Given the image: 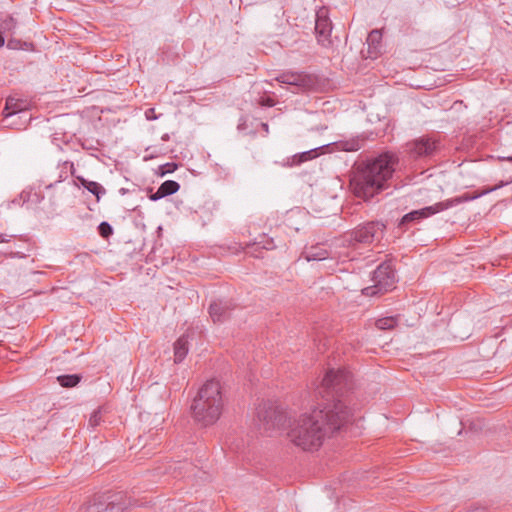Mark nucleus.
Segmentation results:
<instances>
[{"mask_svg":"<svg viewBox=\"0 0 512 512\" xmlns=\"http://www.w3.org/2000/svg\"><path fill=\"white\" fill-rule=\"evenodd\" d=\"M372 281L374 283L373 286L366 287L362 290V293L366 296H374L391 290L396 281L395 269L392 262L385 261L381 263L373 272Z\"/></svg>","mask_w":512,"mask_h":512,"instance_id":"obj_8","label":"nucleus"},{"mask_svg":"<svg viewBox=\"0 0 512 512\" xmlns=\"http://www.w3.org/2000/svg\"><path fill=\"white\" fill-rule=\"evenodd\" d=\"M28 102L23 99L15 98L13 96H9L6 98L5 107L2 111V115L4 117V121L8 120L10 117L28 110Z\"/></svg>","mask_w":512,"mask_h":512,"instance_id":"obj_13","label":"nucleus"},{"mask_svg":"<svg viewBox=\"0 0 512 512\" xmlns=\"http://www.w3.org/2000/svg\"><path fill=\"white\" fill-rule=\"evenodd\" d=\"M18 41L16 40H9L7 43V47L11 49H15L17 46Z\"/></svg>","mask_w":512,"mask_h":512,"instance_id":"obj_31","label":"nucleus"},{"mask_svg":"<svg viewBox=\"0 0 512 512\" xmlns=\"http://www.w3.org/2000/svg\"><path fill=\"white\" fill-rule=\"evenodd\" d=\"M397 317H384L376 320L375 325L380 330H391L397 326Z\"/></svg>","mask_w":512,"mask_h":512,"instance_id":"obj_21","label":"nucleus"},{"mask_svg":"<svg viewBox=\"0 0 512 512\" xmlns=\"http://www.w3.org/2000/svg\"><path fill=\"white\" fill-rule=\"evenodd\" d=\"M17 27V21L9 14L0 15V29L3 32L13 33Z\"/></svg>","mask_w":512,"mask_h":512,"instance_id":"obj_19","label":"nucleus"},{"mask_svg":"<svg viewBox=\"0 0 512 512\" xmlns=\"http://www.w3.org/2000/svg\"><path fill=\"white\" fill-rule=\"evenodd\" d=\"M386 225L380 221H370L359 224L354 229L347 231L342 236L343 244L355 246L357 244H371L379 236H382Z\"/></svg>","mask_w":512,"mask_h":512,"instance_id":"obj_7","label":"nucleus"},{"mask_svg":"<svg viewBox=\"0 0 512 512\" xmlns=\"http://www.w3.org/2000/svg\"><path fill=\"white\" fill-rule=\"evenodd\" d=\"M98 233L102 238L108 239L113 234V228L108 222L103 221L98 226Z\"/></svg>","mask_w":512,"mask_h":512,"instance_id":"obj_26","label":"nucleus"},{"mask_svg":"<svg viewBox=\"0 0 512 512\" xmlns=\"http://www.w3.org/2000/svg\"><path fill=\"white\" fill-rule=\"evenodd\" d=\"M276 80L289 85L292 93L310 91L317 86L316 77L304 72H284L277 76Z\"/></svg>","mask_w":512,"mask_h":512,"instance_id":"obj_9","label":"nucleus"},{"mask_svg":"<svg viewBox=\"0 0 512 512\" xmlns=\"http://www.w3.org/2000/svg\"><path fill=\"white\" fill-rule=\"evenodd\" d=\"M398 164V156L391 151L356 163L350 179L352 193L357 198L369 201L389 186Z\"/></svg>","mask_w":512,"mask_h":512,"instance_id":"obj_2","label":"nucleus"},{"mask_svg":"<svg viewBox=\"0 0 512 512\" xmlns=\"http://www.w3.org/2000/svg\"><path fill=\"white\" fill-rule=\"evenodd\" d=\"M509 182L508 181H500L497 185H495L494 187H488V188H485L483 189L482 191L480 192H474V193H464L460 196H457V197H454V198H451V199H447L445 201H442V202H438L432 206H427V207H424L422 209H419V210H413L407 214H405L399 224H398V228L400 229H403L405 230L406 229V226L410 223H413V222H417V221H420L421 219H424V218H427L431 215H434L438 212H441V211H444V210H447L451 207H454L456 205H459L461 203H464V202H468V201H472V200H475V199H478L486 194H489L493 191H496L506 185H508Z\"/></svg>","mask_w":512,"mask_h":512,"instance_id":"obj_4","label":"nucleus"},{"mask_svg":"<svg viewBox=\"0 0 512 512\" xmlns=\"http://www.w3.org/2000/svg\"><path fill=\"white\" fill-rule=\"evenodd\" d=\"M223 410L219 381L209 380L198 391L191 405L192 417L203 427L215 424Z\"/></svg>","mask_w":512,"mask_h":512,"instance_id":"obj_3","label":"nucleus"},{"mask_svg":"<svg viewBox=\"0 0 512 512\" xmlns=\"http://www.w3.org/2000/svg\"><path fill=\"white\" fill-rule=\"evenodd\" d=\"M232 310L233 306L231 302L224 300L214 301L209 306V314L214 323L223 322L228 319Z\"/></svg>","mask_w":512,"mask_h":512,"instance_id":"obj_12","label":"nucleus"},{"mask_svg":"<svg viewBox=\"0 0 512 512\" xmlns=\"http://www.w3.org/2000/svg\"><path fill=\"white\" fill-rule=\"evenodd\" d=\"M325 147V145L321 146V147H317V148H313V149H310L308 151H305V152H302L298 155H295L293 157V162L292 164H295V165H299L303 162H306V161H309V160H312L316 157H318L320 155V150Z\"/></svg>","mask_w":512,"mask_h":512,"instance_id":"obj_18","label":"nucleus"},{"mask_svg":"<svg viewBox=\"0 0 512 512\" xmlns=\"http://www.w3.org/2000/svg\"><path fill=\"white\" fill-rule=\"evenodd\" d=\"M86 189L96 196L97 200L101 198L106 193L105 188L99 184L98 182L90 181L89 183H86Z\"/></svg>","mask_w":512,"mask_h":512,"instance_id":"obj_24","label":"nucleus"},{"mask_svg":"<svg viewBox=\"0 0 512 512\" xmlns=\"http://www.w3.org/2000/svg\"><path fill=\"white\" fill-rule=\"evenodd\" d=\"M257 425L259 429L268 435L281 430L286 422V413L272 402H262L256 408Z\"/></svg>","mask_w":512,"mask_h":512,"instance_id":"obj_6","label":"nucleus"},{"mask_svg":"<svg viewBox=\"0 0 512 512\" xmlns=\"http://www.w3.org/2000/svg\"><path fill=\"white\" fill-rule=\"evenodd\" d=\"M57 380L62 387L72 388L80 382L81 376L78 374L60 375Z\"/></svg>","mask_w":512,"mask_h":512,"instance_id":"obj_20","label":"nucleus"},{"mask_svg":"<svg viewBox=\"0 0 512 512\" xmlns=\"http://www.w3.org/2000/svg\"><path fill=\"white\" fill-rule=\"evenodd\" d=\"M263 105H266V106H269V107H272L274 106V101L270 98L266 99L264 102H263Z\"/></svg>","mask_w":512,"mask_h":512,"instance_id":"obj_32","label":"nucleus"},{"mask_svg":"<svg viewBox=\"0 0 512 512\" xmlns=\"http://www.w3.org/2000/svg\"><path fill=\"white\" fill-rule=\"evenodd\" d=\"M4 43H5L4 37L0 33V47H2L4 45Z\"/></svg>","mask_w":512,"mask_h":512,"instance_id":"obj_34","label":"nucleus"},{"mask_svg":"<svg viewBox=\"0 0 512 512\" xmlns=\"http://www.w3.org/2000/svg\"><path fill=\"white\" fill-rule=\"evenodd\" d=\"M176 169H177V164L176 163H174V162L165 163V164L160 165L158 167L157 173L160 176H164L166 174L173 173Z\"/></svg>","mask_w":512,"mask_h":512,"instance_id":"obj_28","label":"nucleus"},{"mask_svg":"<svg viewBox=\"0 0 512 512\" xmlns=\"http://www.w3.org/2000/svg\"><path fill=\"white\" fill-rule=\"evenodd\" d=\"M303 256L307 261H321L329 257V252L322 245L317 244L306 248Z\"/></svg>","mask_w":512,"mask_h":512,"instance_id":"obj_16","label":"nucleus"},{"mask_svg":"<svg viewBox=\"0 0 512 512\" xmlns=\"http://www.w3.org/2000/svg\"><path fill=\"white\" fill-rule=\"evenodd\" d=\"M409 156L414 159L430 158L440 149V142L429 137H419L406 145Z\"/></svg>","mask_w":512,"mask_h":512,"instance_id":"obj_10","label":"nucleus"},{"mask_svg":"<svg viewBox=\"0 0 512 512\" xmlns=\"http://www.w3.org/2000/svg\"><path fill=\"white\" fill-rule=\"evenodd\" d=\"M382 33L378 29L372 30L366 39L368 53L371 58H377L381 52Z\"/></svg>","mask_w":512,"mask_h":512,"instance_id":"obj_15","label":"nucleus"},{"mask_svg":"<svg viewBox=\"0 0 512 512\" xmlns=\"http://www.w3.org/2000/svg\"><path fill=\"white\" fill-rule=\"evenodd\" d=\"M131 505L123 492L93 495L79 509V512H124Z\"/></svg>","mask_w":512,"mask_h":512,"instance_id":"obj_5","label":"nucleus"},{"mask_svg":"<svg viewBox=\"0 0 512 512\" xmlns=\"http://www.w3.org/2000/svg\"><path fill=\"white\" fill-rule=\"evenodd\" d=\"M119 193H120V194H122V195H124V194L128 193V189H126V188H121V189L119 190Z\"/></svg>","mask_w":512,"mask_h":512,"instance_id":"obj_35","label":"nucleus"},{"mask_svg":"<svg viewBox=\"0 0 512 512\" xmlns=\"http://www.w3.org/2000/svg\"><path fill=\"white\" fill-rule=\"evenodd\" d=\"M352 374L345 369L326 372L317 394L318 407L301 414L290 424L289 440L304 451L318 450L326 437L346 431L353 421L348 392L352 389Z\"/></svg>","mask_w":512,"mask_h":512,"instance_id":"obj_1","label":"nucleus"},{"mask_svg":"<svg viewBox=\"0 0 512 512\" xmlns=\"http://www.w3.org/2000/svg\"><path fill=\"white\" fill-rule=\"evenodd\" d=\"M159 188L167 197L178 192L180 189V184L174 180H166L159 186Z\"/></svg>","mask_w":512,"mask_h":512,"instance_id":"obj_22","label":"nucleus"},{"mask_svg":"<svg viewBox=\"0 0 512 512\" xmlns=\"http://www.w3.org/2000/svg\"><path fill=\"white\" fill-rule=\"evenodd\" d=\"M188 338L186 335H182L178 340L174 343V362L180 363L184 360L186 355L188 354Z\"/></svg>","mask_w":512,"mask_h":512,"instance_id":"obj_17","label":"nucleus"},{"mask_svg":"<svg viewBox=\"0 0 512 512\" xmlns=\"http://www.w3.org/2000/svg\"><path fill=\"white\" fill-rule=\"evenodd\" d=\"M166 197L164 193L161 191V189L158 187L157 191L155 193H152L149 198L151 201H157L161 198Z\"/></svg>","mask_w":512,"mask_h":512,"instance_id":"obj_29","label":"nucleus"},{"mask_svg":"<svg viewBox=\"0 0 512 512\" xmlns=\"http://www.w3.org/2000/svg\"><path fill=\"white\" fill-rule=\"evenodd\" d=\"M59 167H60V175H59L58 182H61L67 178L68 171H70L71 174H74L75 168H74L73 162L65 161Z\"/></svg>","mask_w":512,"mask_h":512,"instance_id":"obj_25","label":"nucleus"},{"mask_svg":"<svg viewBox=\"0 0 512 512\" xmlns=\"http://www.w3.org/2000/svg\"><path fill=\"white\" fill-rule=\"evenodd\" d=\"M102 422V408L96 409L89 418V425L92 428L99 426Z\"/></svg>","mask_w":512,"mask_h":512,"instance_id":"obj_27","label":"nucleus"},{"mask_svg":"<svg viewBox=\"0 0 512 512\" xmlns=\"http://www.w3.org/2000/svg\"><path fill=\"white\" fill-rule=\"evenodd\" d=\"M328 14L329 11L326 7H321L316 12L315 33L318 43L323 47H330L332 44V22Z\"/></svg>","mask_w":512,"mask_h":512,"instance_id":"obj_11","label":"nucleus"},{"mask_svg":"<svg viewBox=\"0 0 512 512\" xmlns=\"http://www.w3.org/2000/svg\"><path fill=\"white\" fill-rule=\"evenodd\" d=\"M77 180L79 181V183L86 189V186L87 184L86 183H89L90 181L81 177V176H78L77 177Z\"/></svg>","mask_w":512,"mask_h":512,"instance_id":"obj_30","label":"nucleus"},{"mask_svg":"<svg viewBox=\"0 0 512 512\" xmlns=\"http://www.w3.org/2000/svg\"><path fill=\"white\" fill-rule=\"evenodd\" d=\"M499 159L502 161H508L512 163V155L506 157H499Z\"/></svg>","mask_w":512,"mask_h":512,"instance_id":"obj_33","label":"nucleus"},{"mask_svg":"<svg viewBox=\"0 0 512 512\" xmlns=\"http://www.w3.org/2000/svg\"><path fill=\"white\" fill-rule=\"evenodd\" d=\"M365 139L364 138H356L350 141H346L343 143V149L345 151H358L364 146Z\"/></svg>","mask_w":512,"mask_h":512,"instance_id":"obj_23","label":"nucleus"},{"mask_svg":"<svg viewBox=\"0 0 512 512\" xmlns=\"http://www.w3.org/2000/svg\"><path fill=\"white\" fill-rule=\"evenodd\" d=\"M195 470L194 465L188 461L173 462L169 465L168 471L175 478H184L193 474Z\"/></svg>","mask_w":512,"mask_h":512,"instance_id":"obj_14","label":"nucleus"}]
</instances>
